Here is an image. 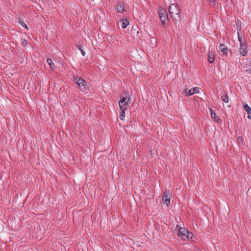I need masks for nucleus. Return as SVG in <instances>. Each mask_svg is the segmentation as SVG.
<instances>
[{"label": "nucleus", "instance_id": "obj_13", "mask_svg": "<svg viewBox=\"0 0 251 251\" xmlns=\"http://www.w3.org/2000/svg\"><path fill=\"white\" fill-rule=\"evenodd\" d=\"M244 109L247 112L248 118L251 119V108L247 104L244 106Z\"/></svg>", "mask_w": 251, "mask_h": 251}, {"label": "nucleus", "instance_id": "obj_11", "mask_svg": "<svg viewBox=\"0 0 251 251\" xmlns=\"http://www.w3.org/2000/svg\"><path fill=\"white\" fill-rule=\"evenodd\" d=\"M237 35H238V40L240 42V45H242V44H243L244 43H246L245 40L244 38L242 36L241 28L237 29Z\"/></svg>", "mask_w": 251, "mask_h": 251}, {"label": "nucleus", "instance_id": "obj_2", "mask_svg": "<svg viewBox=\"0 0 251 251\" xmlns=\"http://www.w3.org/2000/svg\"><path fill=\"white\" fill-rule=\"evenodd\" d=\"M169 12L175 23L181 20L180 9L177 4L173 3L171 4L169 8Z\"/></svg>", "mask_w": 251, "mask_h": 251}, {"label": "nucleus", "instance_id": "obj_14", "mask_svg": "<svg viewBox=\"0 0 251 251\" xmlns=\"http://www.w3.org/2000/svg\"><path fill=\"white\" fill-rule=\"evenodd\" d=\"M47 62L50 66V70L52 71L54 70L55 66L52 61V59L51 58H47Z\"/></svg>", "mask_w": 251, "mask_h": 251}, {"label": "nucleus", "instance_id": "obj_16", "mask_svg": "<svg viewBox=\"0 0 251 251\" xmlns=\"http://www.w3.org/2000/svg\"><path fill=\"white\" fill-rule=\"evenodd\" d=\"M129 23L127 20L124 19L122 20L121 26L123 28H126L129 25Z\"/></svg>", "mask_w": 251, "mask_h": 251}, {"label": "nucleus", "instance_id": "obj_8", "mask_svg": "<svg viewBox=\"0 0 251 251\" xmlns=\"http://www.w3.org/2000/svg\"><path fill=\"white\" fill-rule=\"evenodd\" d=\"M198 93H199V88L195 87L189 90V91H188L187 89H185L183 92V95L185 96H190L194 94Z\"/></svg>", "mask_w": 251, "mask_h": 251}, {"label": "nucleus", "instance_id": "obj_4", "mask_svg": "<svg viewBox=\"0 0 251 251\" xmlns=\"http://www.w3.org/2000/svg\"><path fill=\"white\" fill-rule=\"evenodd\" d=\"M74 79L75 82L78 85L79 88L81 91H83L86 88V83L85 81L78 76H74Z\"/></svg>", "mask_w": 251, "mask_h": 251}, {"label": "nucleus", "instance_id": "obj_6", "mask_svg": "<svg viewBox=\"0 0 251 251\" xmlns=\"http://www.w3.org/2000/svg\"><path fill=\"white\" fill-rule=\"evenodd\" d=\"M171 195L169 192L166 191L164 192L162 196V202L163 204H166L167 206L170 203Z\"/></svg>", "mask_w": 251, "mask_h": 251}, {"label": "nucleus", "instance_id": "obj_17", "mask_svg": "<svg viewBox=\"0 0 251 251\" xmlns=\"http://www.w3.org/2000/svg\"><path fill=\"white\" fill-rule=\"evenodd\" d=\"M221 99L222 100L226 103H227L229 101L228 96L226 93H224L221 96Z\"/></svg>", "mask_w": 251, "mask_h": 251}, {"label": "nucleus", "instance_id": "obj_5", "mask_svg": "<svg viewBox=\"0 0 251 251\" xmlns=\"http://www.w3.org/2000/svg\"><path fill=\"white\" fill-rule=\"evenodd\" d=\"M130 98L123 97L119 101L120 110H127L128 103L130 102Z\"/></svg>", "mask_w": 251, "mask_h": 251}, {"label": "nucleus", "instance_id": "obj_22", "mask_svg": "<svg viewBox=\"0 0 251 251\" xmlns=\"http://www.w3.org/2000/svg\"><path fill=\"white\" fill-rule=\"evenodd\" d=\"M27 41L25 40H24L23 42H22V45L24 46H25L27 45Z\"/></svg>", "mask_w": 251, "mask_h": 251}, {"label": "nucleus", "instance_id": "obj_21", "mask_svg": "<svg viewBox=\"0 0 251 251\" xmlns=\"http://www.w3.org/2000/svg\"><path fill=\"white\" fill-rule=\"evenodd\" d=\"M209 2L213 4V5L216 4V0H207Z\"/></svg>", "mask_w": 251, "mask_h": 251}, {"label": "nucleus", "instance_id": "obj_10", "mask_svg": "<svg viewBox=\"0 0 251 251\" xmlns=\"http://www.w3.org/2000/svg\"><path fill=\"white\" fill-rule=\"evenodd\" d=\"M209 110L211 117L213 120H214L217 123L222 122L221 119L216 115V114L212 109L209 108Z\"/></svg>", "mask_w": 251, "mask_h": 251}, {"label": "nucleus", "instance_id": "obj_9", "mask_svg": "<svg viewBox=\"0 0 251 251\" xmlns=\"http://www.w3.org/2000/svg\"><path fill=\"white\" fill-rule=\"evenodd\" d=\"M219 50L223 55L227 56L228 49L225 45L220 44L219 46Z\"/></svg>", "mask_w": 251, "mask_h": 251}, {"label": "nucleus", "instance_id": "obj_3", "mask_svg": "<svg viewBox=\"0 0 251 251\" xmlns=\"http://www.w3.org/2000/svg\"><path fill=\"white\" fill-rule=\"evenodd\" d=\"M159 16L163 25H165L169 23L168 15L166 10L162 7L159 8Z\"/></svg>", "mask_w": 251, "mask_h": 251}, {"label": "nucleus", "instance_id": "obj_19", "mask_svg": "<svg viewBox=\"0 0 251 251\" xmlns=\"http://www.w3.org/2000/svg\"><path fill=\"white\" fill-rule=\"evenodd\" d=\"M19 23L23 27H24L27 30L28 29L27 25L23 21H22V20L19 19Z\"/></svg>", "mask_w": 251, "mask_h": 251}, {"label": "nucleus", "instance_id": "obj_18", "mask_svg": "<svg viewBox=\"0 0 251 251\" xmlns=\"http://www.w3.org/2000/svg\"><path fill=\"white\" fill-rule=\"evenodd\" d=\"M121 113L119 115L120 119L122 121H124L125 118V111L126 110H120Z\"/></svg>", "mask_w": 251, "mask_h": 251}, {"label": "nucleus", "instance_id": "obj_15", "mask_svg": "<svg viewBox=\"0 0 251 251\" xmlns=\"http://www.w3.org/2000/svg\"><path fill=\"white\" fill-rule=\"evenodd\" d=\"M208 60L210 63H212L215 61V55L212 53H209L208 56Z\"/></svg>", "mask_w": 251, "mask_h": 251}, {"label": "nucleus", "instance_id": "obj_1", "mask_svg": "<svg viewBox=\"0 0 251 251\" xmlns=\"http://www.w3.org/2000/svg\"><path fill=\"white\" fill-rule=\"evenodd\" d=\"M175 230L177 232V236L182 240L184 241L192 240L193 234L185 227H181L179 226L176 225Z\"/></svg>", "mask_w": 251, "mask_h": 251}, {"label": "nucleus", "instance_id": "obj_20", "mask_svg": "<svg viewBox=\"0 0 251 251\" xmlns=\"http://www.w3.org/2000/svg\"><path fill=\"white\" fill-rule=\"evenodd\" d=\"M78 49L80 51L82 55L83 56H84L85 55V51L82 49V48L80 47V46L78 47Z\"/></svg>", "mask_w": 251, "mask_h": 251}, {"label": "nucleus", "instance_id": "obj_7", "mask_svg": "<svg viewBox=\"0 0 251 251\" xmlns=\"http://www.w3.org/2000/svg\"><path fill=\"white\" fill-rule=\"evenodd\" d=\"M239 52L240 54L243 56H246L247 55L248 50L247 49V45L246 43L240 45Z\"/></svg>", "mask_w": 251, "mask_h": 251}, {"label": "nucleus", "instance_id": "obj_23", "mask_svg": "<svg viewBox=\"0 0 251 251\" xmlns=\"http://www.w3.org/2000/svg\"><path fill=\"white\" fill-rule=\"evenodd\" d=\"M237 141L238 142H240L241 141H242V138L240 136L238 137V139H237Z\"/></svg>", "mask_w": 251, "mask_h": 251}, {"label": "nucleus", "instance_id": "obj_12", "mask_svg": "<svg viewBox=\"0 0 251 251\" xmlns=\"http://www.w3.org/2000/svg\"><path fill=\"white\" fill-rule=\"evenodd\" d=\"M116 8L118 12L121 13L125 11V5L124 3L120 2L117 4Z\"/></svg>", "mask_w": 251, "mask_h": 251}]
</instances>
